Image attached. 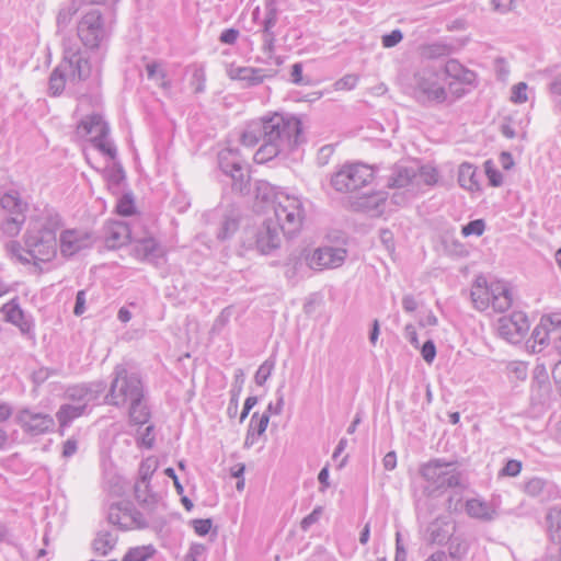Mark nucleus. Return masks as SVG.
<instances>
[{
    "instance_id": "nucleus-52",
    "label": "nucleus",
    "mask_w": 561,
    "mask_h": 561,
    "mask_svg": "<svg viewBox=\"0 0 561 561\" xmlns=\"http://www.w3.org/2000/svg\"><path fill=\"white\" fill-rule=\"evenodd\" d=\"M116 211L122 216H130L135 211L134 199L130 194H124L116 204Z\"/></svg>"
},
{
    "instance_id": "nucleus-46",
    "label": "nucleus",
    "mask_w": 561,
    "mask_h": 561,
    "mask_svg": "<svg viewBox=\"0 0 561 561\" xmlns=\"http://www.w3.org/2000/svg\"><path fill=\"white\" fill-rule=\"evenodd\" d=\"M449 54V47L444 44L433 43L422 47V56L428 59H437Z\"/></svg>"
},
{
    "instance_id": "nucleus-39",
    "label": "nucleus",
    "mask_w": 561,
    "mask_h": 561,
    "mask_svg": "<svg viewBox=\"0 0 561 561\" xmlns=\"http://www.w3.org/2000/svg\"><path fill=\"white\" fill-rule=\"evenodd\" d=\"M79 11V5L76 0H70L64 4L57 15V28L58 32L65 30L70 24L73 15Z\"/></svg>"
},
{
    "instance_id": "nucleus-41",
    "label": "nucleus",
    "mask_w": 561,
    "mask_h": 561,
    "mask_svg": "<svg viewBox=\"0 0 561 561\" xmlns=\"http://www.w3.org/2000/svg\"><path fill=\"white\" fill-rule=\"evenodd\" d=\"M232 180V188L241 194L249 191V175L241 164L229 174Z\"/></svg>"
},
{
    "instance_id": "nucleus-64",
    "label": "nucleus",
    "mask_w": 561,
    "mask_h": 561,
    "mask_svg": "<svg viewBox=\"0 0 561 561\" xmlns=\"http://www.w3.org/2000/svg\"><path fill=\"white\" fill-rule=\"evenodd\" d=\"M322 514L321 507H316L309 515L301 520V529L308 530L313 524H316Z\"/></svg>"
},
{
    "instance_id": "nucleus-47",
    "label": "nucleus",
    "mask_w": 561,
    "mask_h": 561,
    "mask_svg": "<svg viewBox=\"0 0 561 561\" xmlns=\"http://www.w3.org/2000/svg\"><path fill=\"white\" fill-rule=\"evenodd\" d=\"M275 367V360L272 358H268L264 360L260 367L257 368L254 380L257 386H263L267 379L271 377L272 371Z\"/></svg>"
},
{
    "instance_id": "nucleus-36",
    "label": "nucleus",
    "mask_w": 561,
    "mask_h": 561,
    "mask_svg": "<svg viewBox=\"0 0 561 561\" xmlns=\"http://www.w3.org/2000/svg\"><path fill=\"white\" fill-rule=\"evenodd\" d=\"M84 405L62 404L56 413V417L61 427L68 426L75 419L85 413Z\"/></svg>"
},
{
    "instance_id": "nucleus-61",
    "label": "nucleus",
    "mask_w": 561,
    "mask_h": 561,
    "mask_svg": "<svg viewBox=\"0 0 561 561\" xmlns=\"http://www.w3.org/2000/svg\"><path fill=\"white\" fill-rule=\"evenodd\" d=\"M423 359L427 364H432L436 357V346L432 340H427L421 347Z\"/></svg>"
},
{
    "instance_id": "nucleus-53",
    "label": "nucleus",
    "mask_w": 561,
    "mask_h": 561,
    "mask_svg": "<svg viewBox=\"0 0 561 561\" xmlns=\"http://www.w3.org/2000/svg\"><path fill=\"white\" fill-rule=\"evenodd\" d=\"M147 75L149 79H161L160 87L163 89L170 88V82L165 81V73L157 62H150L146 66Z\"/></svg>"
},
{
    "instance_id": "nucleus-5",
    "label": "nucleus",
    "mask_w": 561,
    "mask_h": 561,
    "mask_svg": "<svg viewBox=\"0 0 561 561\" xmlns=\"http://www.w3.org/2000/svg\"><path fill=\"white\" fill-rule=\"evenodd\" d=\"M470 295L474 308L480 311L492 307L496 312H504L513 302L512 290L507 283L503 280L488 283L483 276L474 279Z\"/></svg>"
},
{
    "instance_id": "nucleus-11",
    "label": "nucleus",
    "mask_w": 561,
    "mask_h": 561,
    "mask_svg": "<svg viewBox=\"0 0 561 561\" xmlns=\"http://www.w3.org/2000/svg\"><path fill=\"white\" fill-rule=\"evenodd\" d=\"M77 33L82 44L90 49L99 48L107 41L110 28L100 9L92 8L82 12Z\"/></svg>"
},
{
    "instance_id": "nucleus-63",
    "label": "nucleus",
    "mask_w": 561,
    "mask_h": 561,
    "mask_svg": "<svg viewBox=\"0 0 561 561\" xmlns=\"http://www.w3.org/2000/svg\"><path fill=\"white\" fill-rule=\"evenodd\" d=\"M290 80L293 83L298 85H307L309 83V80L302 77V65L300 62L293 65Z\"/></svg>"
},
{
    "instance_id": "nucleus-45",
    "label": "nucleus",
    "mask_w": 561,
    "mask_h": 561,
    "mask_svg": "<svg viewBox=\"0 0 561 561\" xmlns=\"http://www.w3.org/2000/svg\"><path fill=\"white\" fill-rule=\"evenodd\" d=\"M12 415V408L10 404L0 402V449L4 447L8 442V432L4 424Z\"/></svg>"
},
{
    "instance_id": "nucleus-37",
    "label": "nucleus",
    "mask_w": 561,
    "mask_h": 561,
    "mask_svg": "<svg viewBox=\"0 0 561 561\" xmlns=\"http://www.w3.org/2000/svg\"><path fill=\"white\" fill-rule=\"evenodd\" d=\"M547 530L553 541L561 540V508L551 507L546 516Z\"/></svg>"
},
{
    "instance_id": "nucleus-44",
    "label": "nucleus",
    "mask_w": 561,
    "mask_h": 561,
    "mask_svg": "<svg viewBox=\"0 0 561 561\" xmlns=\"http://www.w3.org/2000/svg\"><path fill=\"white\" fill-rule=\"evenodd\" d=\"M124 180L125 173L122 168L111 169L106 172L107 187L115 195L119 193Z\"/></svg>"
},
{
    "instance_id": "nucleus-16",
    "label": "nucleus",
    "mask_w": 561,
    "mask_h": 561,
    "mask_svg": "<svg viewBox=\"0 0 561 561\" xmlns=\"http://www.w3.org/2000/svg\"><path fill=\"white\" fill-rule=\"evenodd\" d=\"M529 330V321L524 312H513L497 322L500 336L510 343H519Z\"/></svg>"
},
{
    "instance_id": "nucleus-3",
    "label": "nucleus",
    "mask_w": 561,
    "mask_h": 561,
    "mask_svg": "<svg viewBox=\"0 0 561 561\" xmlns=\"http://www.w3.org/2000/svg\"><path fill=\"white\" fill-rule=\"evenodd\" d=\"M64 58L53 70L48 80V92L53 96L61 94L66 84H76L87 80L91 73V66L82 56L81 48L71 39H65Z\"/></svg>"
},
{
    "instance_id": "nucleus-31",
    "label": "nucleus",
    "mask_w": 561,
    "mask_h": 561,
    "mask_svg": "<svg viewBox=\"0 0 561 561\" xmlns=\"http://www.w3.org/2000/svg\"><path fill=\"white\" fill-rule=\"evenodd\" d=\"M117 542V535L111 530L102 529L96 534L92 547L95 553L106 556Z\"/></svg>"
},
{
    "instance_id": "nucleus-9",
    "label": "nucleus",
    "mask_w": 561,
    "mask_h": 561,
    "mask_svg": "<svg viewBox=\"0 0 561 561\" xmlns=\"http://www.w3.org/2000/svg\"><path fill=\"white\" fill-rule=\"evenodd\" d=\"M421 476L426 481L425 490L430 495L443 493L448 489L460 485L461 473L453 462L443 459H433L424 463L420 469Z\"/></svg>"
},
{
    "instance_id": "nucleus-4",
    "label": "nucleus",
    "mask_w": 561,
    "mask_h": 561,
    "mask_svg": "<svg viewBox=\"0 0 561 561\" xmlns=\"http://www.w3.org/2000/svg\"><path fill=\"white\" fill-rule=\"evenodd\" d=\"M61 227L58 215H50L43 221H36L24 234L26 254L34 264L51 261L57 254V231Z\"/></svg>"
},
{
    "instance_id": "nucleus-15",
    "label": "nucleus",
    "mask_w": 561,
    "mask_h": 561,
    "mask_svg": "<svg viewBox=\"0 0 561 561\" xmlns=\"http://www.w3.org/2000/svg\"><path fill=\"white\" fill-rule=\"evenodd\" d=\"M15 422L24 433L32 436L46 434L55 427V420L50 414L31 408L20 409L15 414Z\"/></svg>"
},
{
    "instance_id": "nucleus-8",
    "label": "nucleus",
    "mask_w": 561,
    "mask_h": 561,
    "mask_svg": "<svg viewBox=\"0 0 561 561\" xmlns=\"http://www.w3.org/2000/svg\"><path fill=\"white\" fill-rule=\"evenodd\" d=\"M140 397H144L140 378L129 373L124 364L116 365L108 393L105 396V403L121 408Z\"/></svg>"
},
{
    "instance_id": "nucleus-57",
    "label": "nucleus",
    "mask_w": 561,
    "mask_h": 561,
    "mask_svg": "<svg viewBox=\"0 0 561 561\" xmlns=\"http://www.w3.org/2000/svg\"><path fill=\"white\" fill-rule=\"evenodd\" d=\"M302 266L301 261L297 256L288 257V261L285 264V276L287 279H295L298 270Z\"/></svg>"
},
{
    "instance_id": "nucleus-59",
    "label": "nucleus",
    "mask_w": 561,
    "mask_h": 561,
    "mask_svg": "<svg viewBox=\"0 0 561 561\" xmlns=\"http://www.w3.org/2000/svg\"><path fill=\"white\" fill-rule=\"evenodd\" d=\"M156 470V463L154 461L147 459L146 461H142L139 468V480L147 482L150 480L152 473Z\"/></svg>"
},
{
    "instance_id": "nucleus-21",
    "label": "nucleus",
    "mask_w": 561,
    "mask_h": 561,
    "mask_svg": "<svg viewBox=\"0 0 561 561\" xmlns=\"http://www.w3.org/2000/svg\"><path fill=\"white\" fill-rule=\"evenodd\" d=\"M456 531L457 524L450 517H438L426 529L428 541L438 546L446 545Z\"/></svg>"
},
{
    "instance_id": "nucleus-7",
    "label": "nucleus",
    "mask_w": 561,
    "mask_h": 561,
    "mask_svg": "<svg viewBox=\"0 0 561 561\" xmlns=\"http://www.w3.org/2000/svg\"><path fill=\"white\" fill-rule=\"evenodd\" d=\"M272 205L274 221L279 225L283 233L287 236L297 233L306 216L301 198L279 188L273 194Z\"/></svg>"
},
{
    "instance_id": "nucleus-20",
    "label": "nucleus",
    "mask_w": 561,
    "mask_h": 561,
    "mask_svg": "<svg viewBox=\"0 0 561 561\" xmlns=\"http://www.w3.org/2000/svg\"><path fill=\"white\" fill-rule=\"evenodd\" d=\"M278 21V9L275 0H265L264 18L262 21V39L263 49L267 53H272L274 49V43L276 34L274 27Z\"/></svg>"
},
{
    "instance_id": "nucleus-26",
    "label": "nucleus",
    "mask_w": 561,
    "mask_h": 561,
    "mask_svg": "<svg viewBox=\"0 0 561 561\" xmlns=\"http://www.w3.org/2000/svg\"><path fill=\"white\" fill-rule=\"evenodd\" d=\"M465 508H466V513L470 517L480 519L483 522H490L496 515L494 507L490 503L482 501L480 499L468 500L466 502Z\"/></svg>"
},
{
    "instance_id": "nucleus-55",
    "label": "nucleus",
    "mask_w": 561,
    "mask_h": 561,
    "mask_svg": "<svg viewBox=\"0 0 561 561\" xmlns=\"http://www.w3.org/2000/svg\"><path fill=\"white\" fill-rule=\"evenodd\" d=\"M527 84L519 82L512 88L511 101L516 104H522L527 101Z\"/></svg>"
},
{
    "instance_id": "nucleus-32",
    "label": "nucleus",
    "mask_w": 561,
    "mask_h": 561,
    "mask_svg": "<svg viewBox=\"0 0 561 561\" xmlns=\"http://www.w3.org/2000/svg\"><path fill=\"white\" fill-rule=\"evenodd\" d=\"M446 545H448V551L446 553L453 561H462L469 549L466 537L457 531Z\"/></svg>"
},
{
    "instance_id": "nucleus-17",
    "label": "nucleus",
    "mask_w": 561,
    "mask_h": 561,
    "mask_svg": "<svg viewBox=\"0 0 561 561\" xmlns=\"http://www.w3.org/2000/svg\"><path fill=\"white\" fill-rule=\"evenodd\" d=\"M346 257V251L341 248L323 247L316 249L307 257V262L312 270L335 268L341 266Z\"/></svg>"
},
{
    "instance_id": "nucleus-29",
    "label": "nucleus",
    "mask_w": 561,
    "mask_h": 561,
    "mask_svg": "<svg viewBox=\"0 0 561 561\" xmlns=\"http://www.w3.org/2000/svg\"><path fill=\"white\" fill-rule=\"evenodd\" d=\"M135 497L136 500L149 510H156L160 504V496L156 493H151L149 488V481H137L135 484Z\"/></svg>"
},
{
    "instance_id": "nucleus-30",
    "label": "nucleus",
    "mask_w": 561,
    "mask_h": 561,
    "mask_svg": "<svg viewBox=\"0 0 561 561\" xmlns=\"http://www.w3.org/2000/svg\"><path fill=\"white\" fill-rule=\"evenodd\" d=\"M133 252L139 260H153L159 255V244L153 238H145L134 244Z\"/></svg>"
},
{
    "instance_id": "nucleus-33",
    "label": "nucleus",
    "mask_w": 561,
    "mask_h": 561,
    "mask_svg": "<svg viewBox=\"0 0 561 561\" xmlns=\"http://www.w3.org/2000/svg\"><path fill=\"white\" fill-rule=\"evenodd\" d=\"M458 183L465 190L478 191L477 169L468 162L461 163L458 170Z\"/></svg>"
},
{
    "instance_id": "nucleus-35",
    "label": "nucleus",
    "mask_w": 561,
    "mask_h": 561,
    "mask_svg": "<svg viewBox=\"0 0 561 561\" xmlns=\"http://www.w3.org/2000/svg\"><path fill=\"white\" fill-rule=\"evenodd\" d=\"M240 217L239 214L234 210H230L224 216V219L220 224L219 230L217 232V238L219 240H227L231 238L239 228Z\"/></svg>"
},
{
    "instance_id": "nucleus-10",
    "label": "nucleus",
    "mask_w": 561,
    "mask_h": 561,
    "mask_svg": "<svg viewBox=\"0 0 561 561\" xmlns=\"http://www.w3.org/2000/svg\"><path fill=\"white\" fill-rule=\"evenodd\" d=\"M282 228L272 218L265 219L260 226L244 229L242 243L245 249H255L261 254H270L282 243Z\"/></svg>"
},
{
    "instance_id": "nucleus-25",
    "label": "nucleus",
    "mask_w": 561,
    "mask_h": 561,
    "mask_svg": "<svg viewBox=\"0 0 561 561\" xmlns=\"http://www.w3.org/2000/svg\"><path fill=\"white\" fill-rule=\"evenodd\" d=\"M1 312L3 313L5 321L19 327L21 332L27 333L31 330V322L25 318L24 312L15 300H11L3 305Z\"/></svg>"
},
{
    "instance_id": "nucleus-23",
    "label": "nucleus",
    "mask_w": 561,
    "mask_h": 561,
    "mask_svg": "<svg viewBox=\"0 0 561 561\" xmlns=\"http://www.w3.org/2000/svg\"><path fill=\"white\" fill-rule=\"evenodd\" d=\"M442 71L445 78H450L461 84L472 85L476 81V73L466 68L456 59H449L442 67Z\"/></svg>"
},
{
    "instance_id": "nucleus-2",
    "label": "nucleus",
    "mask_w": 561,
    "mask_h": 561,
    "mask_svg": "<svg viewBox=\"0 0 561 561\" xmlns=\"http://www.w3.org/2000/svg\"><path fill=\"white\" fill-rule=\"evenodd\" d=\"M438 171L432 165H419L412 162L396 163L387 178V186L405 188L402 195H393L394 203L405 204L420 193L424 186H434L438 181Z\"/></svg>"
},
{
    "instance_id": "nucleus-24",
    "label": "nucleus",
    "mask_w": 561,
    "mask_h": 561,
    "mask_svg": "<svg viewBox=\"0 0 561 561\" xmlns=\"http://www.w3.org/2000/svg\"><path fill=\"white\" fill-rule=\"evenodd\" d=\"M561 314L543 316L540 319L539 324L534 329L531 337L536 344L541 346L550 343L552 332L557 327V320L560 319Z\"/></svg>"
},
{
    "instance_id": "nucleus-60",
    "label": "nucleus",
    "mask_w": 561,
    "mask_h": 561,
    "mask_svg": "<svg viewBox=\"0 0 561 561\" xmlns=\"http://www.w3.org/2000/svg\"><path fill=\"white\" fill-rule=\"evenodd\" d=\"M403 38V34L400 30H393L389 34L382 36V46L386 48H391L398 45Z\"/></svg>"
},
{
    "instance_id": "nucleus-1",
    "label": "nucleus",
    "mask_w": 561,
    "mask_h": 561,
    "mask_svg": "<svg viewBox=\"0 0 561 561\" xmlns=\"http://www.w3.org/2000/svg\"><path fill=\"white\" fill-rule=\"evenodd\" d=\"M301 121L289 113H274L247 125L240 136L244 147L259 146L254 153L257 163H265L296 148L301 141Z\"/></svg>"
},
{
    "instance_id": "nucleus-54",
    "label": "nucleus",
    "mask_w": 561,
    "mask_h": 561,
    "mask_svg": "<svg viewBox=\"0 0 561 561\" xmlns=\"http://www.w3.org/2000/svg\"><path fill=\"white\" fill-rule=\"evenodd\" d=\"M485 225L482 219H476L468 222L466 226L462 227V234L465 237L474 234V236H481L484 232Z\"/></svg>"
},
{
    "instance_id": "nucleus-48",
    "label": "nucleus",
    "mask_w": 561,
    "mask_h": 561,
    "mask_svg": "<svg viewBox=\"0 0 561 561\" xmlns=\"http://www.w3.org/2000/svg\"><path fill=\"white\" fill-rule=\"evenodd\" d=\"M268 422V413H263L262 415H259V413L255 412L251 416L248 431L253 430V433L260 436L266 431Z\"/></svg>"
},
{
    "instance_id": "nucleus-28",
    "label": "nucleus",
    "mask_w": 561,
    "mask_h": 561,
    "mask_svg": "<svg viewBox=\"0 0 561 561\" xmlns=\"http://www.w3.org/2000/svg\"><path fill=\"white\" fill-rule=\"evenodd\" d=\"M231 79L247 82L249 85H257L263 82L265 73L263 69L252 67H239L229 72Z\"/></svg>"
},
{
    "instance_id": "nucleus-42",
    "label": "nucleus",
    "mask_w": 561,
    "mask_h": 561,
    "mask_svg": "<svg viewBox=\"0 0 561 561\" xmlns=\"http://www.w3.org/2000/svg\"><path fill=\"white\" fill-rule=\"evenodd\" d=\"M154 553L152 546L130 548L124 556L123 561H147Z\"/></svg>"
},
{
    "instance_id": "nucleus-14",
    "label": "nucleus",
    "mask_w": 561,
    "mask_h": 561,
    "mask_svg": "<svg viewBox=\"0 0 561 561\" xmlns=\"http://www.w3.org/2000/svg\"><path fill=\"white\" fill-rule=\"evenodd\" d=\"M107 520L122 530L145 528L147 522L134 504L128 501H121L110 505Z\"/></svg>"
},
{
    "instance_id": "nucleus-18",
    "label": "nucleus",
    "mask_w": 561,
    "mask_h": 561,
    "mask_svg": "<svg viewBox=\"0 0 561 561\" xmlns=\"http://www.w3.org/2000/svg\"><path fill=\"white\" fill-rule=\"evenodd\" d=\"M104 381H94L69 387L66 392V399L75 402L73 404L84 405L87 409L90 402L95 401L105 390Z\"/></svg>"
},
{
    "instance_id": "nucleus-34",
    "label": "nucleus",
    "mask_w": 561,
    "mask_h": 561,
    "mask_svg": "<svg viewBox=\"0 0 561 561\" xmlns=\"http://www.w3.org/2000/svg\"><path fill=\"white\" fill-rule=\"evenodd\" d=\"M127 404L129 405L128 413L131 423L142 425L148 422L150 411L144 397L137 398L135 401H130Z\"/></svg>"
},
{
    "instance_id": "nucleus-49",
    "label": "nucleus",
    "mask_w": 561,
    "mask_h": 561,
    "mask_svg": "<svg viewBox=\"0 0 561 561\" xmlns=\"http://www.w3.org/2000/svg\"><path fill=\"white\" fill-rule=\"evenodd\" d=\"M190 84L196 94L203 93L206 87V73L203 67H195L192 72Z\"/></svg>"
},
{
    "instance_id": "nucleus-58",
    "label": "nucleus",
    "mask_w": 561,
    "mask_h": 561,
    "mask_svg": "<svg viewBox=\"0 0 561 561\" xmlns=\"http://www.w3.org/2000/svg\"><path fill=\"white\" fill-rule=\"evenodd\" d=\"M485 167V174L489 179V182L492 186H500L503 183V175L502 173L494 169L491 161H486L484 163Z\"/></svg>"
},
{
    "instance_id": "nucleus-51",
    "label": "nucleus",
    "mask_w": 561,
    "mask_h": 561,
    "mask_svg": "<svg viewBox=\"0 0 561 561\" xmlns=\"http://www.w3.org/2000/svg\"><path fill=\"white\" fill-rule=\"evenodd\" d=\"M546 481L541 478H531L525 483L524 491L530 496H540L546 488Z\"/></svg>"
},
{
    "instance_id": "nucleus-12",
    "label": "nucleus",
    "mask_w": 561,
    "mask_h": 561,
    "mask_svg": "<svg viewBox=\"0 0 561 561\" xmlns=\"http://www.w3.org/2000/svg\"><path fill=\"white\" fill-rule=\"evenodd\" d=\"M373 169L364 163L343 165L331 179V184L337 192H355L373 181Z\"/></svg>"
},
{
    "instance_id": "nucleus-56",
    "label": "nucleus",
    "mask_w": 561,
    "mask_h": 561,
    "mask_svg": "<svg viewBox=\"0 0 561 561\" xmlns=\"http://www.w3.org/2000/svg\"><path fill=\"white\" fill-rule=\"evenodd\" d=\"M358 82V76L357 75H345L341 79H339L335 83V90H353Z\"/></svg>"
},
{
    "instance_id": "nucleus-13",
    "label": "nucleus",
    "mask_w": 561,
    "mask_h": 561,
    "mask_svg": "<svg viewBox=\"0 0 561 561\" xmlns=\"http://www.w3.org/2000/svg\"><path fill=\"white\" fill-rule=\"evenodd\" d=\"M110 127L100 114L85 116L78 125L80 136H89L93 146L111 159L116 158V147L107 138Z\"/></svg>"
},
{
    "instance_id": "nucleus-38",
    "label": "nucleus",
    "mask_w": 561,
    "mask_h": 561,
    "mask_svg": "<svg viewBox=\"0 0 561 561\" xmlns=\"http://www.w3.org/2000/svg\"><path fill=\"white\" fill-rule=\"evenodd\" d=\"M24 221V214H18V216H2L0 230L7 237H15L20 233Z\"/></svg>"
},
{
    "instance_id": "nucleus-40",
    "label": "nucleus",
    "mask_w": 561,
    "mask_h": 561,
    "mask_svg": "<svg viewBox=\"0 0 561 561\" xmlns=\"http://www.w3.org/2000/svg\"><path fill=\"white\" fill-rule=\"evenodd\" d=\"M243 382H244V373L242 369L239 368L234 373V382L230 390L231 398H230V403L228 407V413L230 415H232V412L236 413L238 410V400H239L240 392L242 390Z\"/></svg>"
},
{
    "instance_id": "nucleus-43",
    "label": "nucleus",
    "mask_w": 561,
    "mask_h": 561,
    "mask_svg": "<svg viewBox=\"0 0 561 561\" xmlns=\"http://www.w3.org/2000/svg\"><path fill=\"white\" fill-rule=\"evenodd\" d=\"M241 164V161L233 157L232 150L228 149L219 153V167L225 174L229 175Z\"/></svg>"
},
{
    "instance_id": "nucleus-50",
    "label": "nucleus",
    "mask_w": 561,
    "mask_h": 561,
    "mask_svg": "<svg viewBox=\"0 0 561 561\" xmlns=\"http://www.w3.org/2000/svg\"><path fill=\"white\" fill-rule=\"evenodd\" d=\"M7 251L8 253L16 259L18 262L22 264H28L31 263L32 259L26 254V247L22 248L21 244L16 241H10L7 243Z\"/></svg>"
},
{
    "instance_id": "nucleus-62",
    "label": "nucleus",
    "mask_w": 561,
    "mask_h": 561,
    "mask_svg": "<svg viewBox=\"0 0 561 561\" xmlns=\"http://www.w3.org/2000/svg\"><path fill=\"white\" fill-rule=\"evenodd\" d=\"M522 470V462L515 459L508 460L501 470V476L516 477Z\"/></svg>"
},
{
    "instance_id": "nucleus-19",
    "label": "nucleus",
    "mask_w": 561,
    "mask_h": 561,
    "mask_svg": "<svg viewBox=\"0 0 561 561\" xmlns=\"http://www.w3.org/2000/svg\"><path fill=\"white\" fill-rule=\"evenodd\" d=\"M60 252L64 256H72L91 245V237L79 229H68L60 233Z\"/></svg>"
},
{
    "instance_id": "nucleus-27",
    "label": "nucleus",
    "mask_w": 561,
    "mask_h": 561,
    "mask_svg": "<svg viewBox=\"0 0 561 561\" xmlns=\"http://www.w3.org/2000/svg\"><path fill=\"white\" fill-rule=\"evenodd\" d=\"M0 207L1 216H18V214H24L25 204L18 192L9 191L0 197Z\"/></svg>"
},
{
    "instance_id": "nucleus-22",
    "label": "nucleus",
    "mask_w": 561,
    "mask_h": 561,
    "mask_svg": "<svg viewBox=\"0 0 561 561\" xmlns=\"http://www.w3.org/2000/svg\"><path fill=\"white\" fill-rule=\"evenodd\" d=\"M130 240V229L124 221L108 222L104 228V241L108 249L121 248Z\"/></svg>"
},
{
    "instance_id": "nucleus-6",
    "label": "nucleus",
    "mask_w": 561,
    "mask_h": 561,
    "mask_svg": "<svg viewBox=\"0 0 561 561\" xmlns=\"http://www.w3.org/2000/svg\"><path fill=\"white\" fill-rule=\"evenodd\" d=\"M413 92L419 102L442 104L448 101V91L440 66L425 65L413 76Z\"/></svg>"
}]
</instances>
